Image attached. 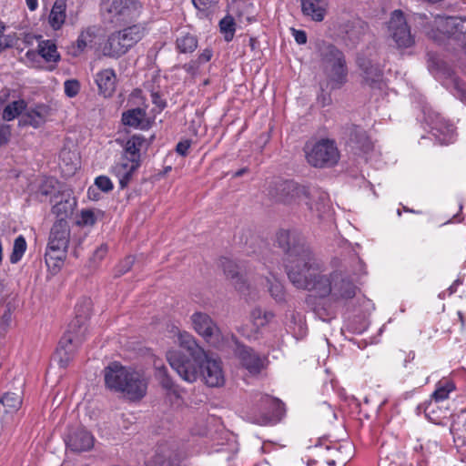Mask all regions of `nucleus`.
I'll return each instance as SVG.
<instances>
[{"instance_id": "obj_44", "label": "nucleus", "mask_w": 466, "mask_h": 466, "mask_svg": "<svg viewBox=\"0 0 466 466\" xmlns=\"http://www.w3.org/2000/svg\"><path fill=\"white\" fill-rule=\"evenodd\" d=\"M156 368V378L158 380L159 384L163 389L167 390L168 392H172L174 394L177 393L175 383L173 382L172 379L169 377L167 373V369L166 366H157Z\"/></svg>"}, {"instance_id": "obj_7", "label": "nucleus", "mask_w": 466, "mask_h": 466, "mask_svg": "<svg viewBox=\"0 0 466 466\" xmlns=\"http://www.w3.org/2000/svg\"><path fill=\"white\" fill-rule=\"evenodd\" d=\"M309 192V187L300 185L294 180L277 179L268 188V195L275 201L283 204L305 203Z\"/></svg>"}, {"instance_id": "obj_33", "label": "nucleus", "mask_w": 466, "mask_h": 466, "mask_svg": "<svg viewBox=\"0 0 466 466\" xmlns=\"http://www.w3.org/2000/svg\"><path fill=\"white\" fill-rule=\"evenodd\" d=\"M308 198H305V205L311 211L316 210L320 212L326 206L328 201V194L317 187H309Z\"/></svg>"}, {"instance_id": "obj_6", "label": "nucleus", "mask_w": 466, "mask_h": 466, "mask_svg": "<svg viewBox=\"0 0 466 466\" xmlns=\"http://www.w3.org/2000/svg\"><path fill=\"white\" fill-rule=\"evenodd\" d=\"M307 162L314 167H332L339 160V151L334 140L320 139L312 145L307 144L304 147Z\"/></svg>"}, {"instance_id": "obj_25", "label": "nucleus", "mask_w": 466, "mask_h": 466, "mask_svg": "<svg viewBox=\"0 0 466 466\" xmlns=\"http://www.w3.org/2000/svg\"><path fill=\"white\" fill-rule=\"evenodd\" d=\"M49 110V106L44 104H37L34 107L26 108L19 120V125L37 128L46 122Z\"/></svg>"}, {"instance_id": "obj_51", "label": "nucleus", "mask_w": 466, "mask_h": 466, "mask_svg": "<svg viewBox=\"0 0 466 466\" xmlns=\"http://www.w3.org/2000/svg\"><path fill=\"white\" fill-rule=\"evenodd\" d=\"M65 94L72 98L75 97L80 90V84L76 79H68L64 83Z\"/></svg>"}, {"instance_id": "obj_43", "label": "nucleus", "mask_w": 466, "mask_h": 466, "mask_svg": "<svg viewBox=\"0 0 466 466\" xmlns=\"http://www.w3.org/2000/svg\"><path fill=\"white\" fill-rule=\"evenodd\" d=\"M455 390V384L452 380H444L437 383L436 390L431 394V398L439 402L449 398V394Z\"/></svg>"}, {"instance_id": "obj_42", "label": "nucleus", "mask_w": 466, "mask_h": 466, "mask_svg": "<svg viewBox=\"0 0 466 466\" xmlns=\"http://www.w3.org/2000/svg\"><path fill=\"white\" fill-rule=\"evenodd\" d=\"M26 106L27 104L24 99L15 100L7 104L3 110L2 118L5 121L14 120L26 109Z\"/></svg>"}, {"instance_id": "obj_23", "label": "nucleus", "mask_w": 466, "mask_h": 466, "mask_svg": "<svg viewBox=\"0 0 466 466\" xmlns=\"http://www.w3.org/2000/svg\"><path fill=\"white\" fill-rule=\"evenodd\" d=\"M66 447L74 452H82L94 446L93 435L84 428L72 430L65 440Z\"/></svg>"}, {"instance_id": "obj_45", "label": "nucleus", "mask_w": 466, "mask_h": 466, "mask_svg": "<svg viewBox=\"0 0 466 466\" xmlns=\"http://www.w3.org/2000/svg\"><path fill=\"white\" fill-rule=\"evenodd\" d=\"M267 282L271 297L277 302H283L286 298V293L282 283L274 275H272L271 278H268Z\"/></svg>"}, {"instance_id": "obj_27", "label": "nucleus", "mask_w": 466, "mask_h": 466, "mask_svg": "<svg viewBox=\"0 0 466 466\" xmlns=\"http://www.w3.org/2000/svg\"><path fill=\"white\" fill-rule=\"evenodd\" d=\"M139 166L138 161L122 157L121 160L112 167L113 174L118 177L120 188L123 189L127 187L134 172Z\"/></svg>"}, {"instance_id": "obj_15", "label": "nucleus", "mask_w": 466, "mask_h": 466, "mask_svg": "<svg viewBox=\"0 0 466 466\" xmlns=\"http://www.w3.org/2000/svg\"><path fill=\"white\" fill-rule=\"evenodd\" d=\"M342 139L347 147L355 153H366L372 148V144L367 132L361 127L354 124H347L343 127Z\"/></svg>"}, {"instance_id": "obj_41", "label": "nucleus", "mask_w": 466, "mask_h": 466, "mask_svg": "<svg viewBox=\"0 0 466 466\" xmlns=\"http://www.w3.org/2000/svg\"><path fill=\"white\" fill-rule=\"evenodd\" d=\"M57 184V180L54 177H46L38 187V189L35 193L36 198L40 201H45L48 197H55L56 198H58V196L56 195Z\"/></svg>"}, {"instance_id": "obj_24", "label": "nucleus", "mask_w": 466, "mask_h": 466, "mask_svg": "<svg viewBox=\"0 0 466 466\" xmlns=\"http://www.w3.org/2000/svg\"><path fill=\"white\" fill-rule=\"evenodd\" d=\"M307 306L313 310L315 315L323 321H330L336 318V305L332 300L326 299L317 298L312 295H309L306 299Z\"/></svg>"}, {"instance_id": "obj_57", "label": "nucleus", "mask_w": 466, "mask_h": 466, "mask_svg": "<svg viewBox=\"0 0 466 466\" xmlns=\"http://www.w3.org/2000/svg\"><path fill=\"white\" fill-rule=\"evenodd\" d=\"M212 56H213L212 50L210 48H206L200 53L197 61L198 62L199 65L205 64L212 58Z\"/></svg>"}, {"instance_id": "obj_19", "label": "nucleus", "mask_w": 466, "mask_h": 466, "mask_svg": "<svg viewBox=\"0 0 466 466\" xmlns=\"http://www.w3.org/2000/svg\"><path fill=\"white\" fill-rule=\"evenodd\" d=\"M129 369L130 367L124 366L118 361L110 362L103 370L106 387L112 391L119 392Z\"/></svg>"}, {"instance_id": "obj_16", "label": "nucleus", "mask_w": 466, "mask_h": 466, "mask_svg": "<svg viewBox=\"0 0 466 466\" xmlns=\"http://www.w3.org/2000/svg\"><path fill=\"white\" fill-rule=\"evenodd\" d=\"M192 325L198 334L208 343H216L219 340L220 330L209 315L203 312H195L191 316Z\"/></svg>"}, {"instance_id": "obj_1", "label": "nucleus", "mask_w": 466, "mask_h": 466, "mask_svg": "<svg viewBox=\"0 0 466 466\" xmlns=\"http://www.w3.org/2000/svg\"><path fill=\"white\" fill-rule=\"evenodd\" d=\"M277 243L287 256L286 271L296 288L314 291L321 299L329 296L339 305H346L356 296L359 289L347 268L341 265L329 275L324 274V262L313 253L300 233L281 229L277 234Z\"/></svg>"}, {"instance_id": "obj_64", "label": "nucleus", "mask_w": 466, "mask_h": 466, "mask_svg": "<svg viewBox=\"0 0 466 466\" xmlns=\"http://www.w3.org/2000/svg\"><path fill=\"white\" fill-rule=\"evenodd\" d=\"M25 2H26V5H27L29 10H31V11L35 10L38 6L37 0H25Z\"/></svg>"}, {"instance_id": "obj_55", "label": "nucleus", "mask_w": 466, "mask_h": 466, "mask_svg": "<svg viewBox=\"0 0 466 466\" xmlns=\"http://www.w3.org/2000/svg\"><path fill=\"white\" fill-rule=\"evenodd\" d=\"M291 32H292V35H293L295 41L299 45H304L307 43L308 37H307V34L304 30L291 28Z\"/></svg>"}, {"instance_id": "obj_14", "label": "nucleus", "mask_w": 466, "mask_h": 466, "mask_svg": "<svg viewBox=\"0 0 466 466\" xmlns=\"http://www.w3.org/2000/svg\"><path fill=\"white\" fill-rule=\"evenodd\" d=\"M198 364L196 380L201 376L205 383L209 387H221L224 385L225 377L219 360L212 358L206 352V358Z\"/></svg>"}, {"instance_id": "obj_22", "label": "nucleus", "mask_w": 466, "mask_h": 466, "mask_svg": "<svg viewBox=\"0 0 466 466\" xmlns=\"http://www.w3.org/2000/svg\"><path fill=\"white\" fill-rule=\"evenodd\" d=\"M235 354L241 365L251 374H258L264 368L261 357L248 346L237 343Z\"/></svg>"}, {"instance_id": "obj_36", "label": "nucleus", "mask_w": 466, "mask_h": 466, "mask_svg": "<svg viewBox=\"0 0 466 466\" xmlns=\"http://www.w3.org/2000/svg\"><path fill=\"white\" fill-rule=\"evenodd\" d=\"M22 395L17 392H6L0 398V412L15 413L22 405Z\"/></svg>"}, {"instance_id": "obj_37", "label": "nucleus", "mask_w": 466, "mask_h": 466, "mask_svg": "<svg viewBox=\"0 0 466 466\" xmlns=\"http://www.w3.org/2000/svg\"><path fill=\"white\" fill-rule=\"evenodd\" d=\"M329 66V79L333 84V87L339 88L347 81L348 68L346 59H344V62H336Z\"/></svg>"}, {"instance_id": "obj_3", "label": "nucleus", "mask_w": 466, "mask_h": 466, "mask_svg": "<svg viewBox=\"0 0 466 466\" xmlns=\"http://www.w3.org/2000/svg\"><path fill=\"white\" fill-rule=\"evenodd\" d=\"M424 25L428 37L441 45L446 38L451 39L466 54V16L432 15Z\"/></svg>"}, {"instance_id": "obj_28", "label": "nucleus", "mask_w": 466, "mask_h": 466, "mask_svg": "<svg viewBox=\"0 0 466 466\" xmlns=\"http://www.w3.org/2000/svg\"><path fill=\"white\" fill-rule=\"evenodd\" d=\"M300 4L305 16L316 22L324 20L329 6L328 0H300Z\"/></svg>"}, {"instance_id": "obj_31", "label": "nucleus", "mask_w": 466, "mask_h": 466, "mask_svg": "<svg viewBox=\"0 0 466 466\" xmlns=\"http://www.w3.org/2000/svg\"><path fill=\"white\" fill-rule=\"evenodd\" d=\"M221 265L227 278L230 279L236 289L241 293H245L248 289L246 279L238 270V266L230 259L224 258Z\"/></svg>"}, {"instance_id": "obj_38", "label": "nucleus", "mask_w": 466, "mask_h": 466, "mask_svg": "<svg viewBox=\"0 0 466 466\" xmlns=\"http://www.w3.org/2000/svg\"><path fill=\"white\" fill-rule=\"evenodd\" d=\"M145 142V138L139 135L132 136L127 142L124 147V157H128L130 160H136L140 163V148Z\"/></svg>"}, {"instance_id": "obj_39", "label": "nucleus", "mask_w": 466, "mask_h": 466, "mask_svg": "<svg viewBox=\"0 0 466 466\" xmlns=\"http://www.w3.org/2000/svg\"><path fill=\"white\" fill-rule=\"evenodd\" d=\"M198 46V39L196 35L184 33L177 37L176 48L181 54L193 53Z\"/></svg>"}, {"instance_id": "obj_56", "label": "nucleus", "mask_w": 466, "mask_h": 466, "mask_svg": "<svg viewBox=\"0 0 466 466\" xmlns=\"http://www.w3.org/2000/svg\"><path fill=\"white\" fill-rule=\"evenodd\" d=\"M91 35L86 32H82L80 34V35L78 36L77 40H76V46H77V49H78V52H82L84 51V49L87 46V37H90Z\"/></svg>"}, {"instance_id": "obj_60", "label": "nucleus", "mask_w": 466, "mask_h": 466, "mask_svg": "<svg viewBox=\"0 0 466 466\" xmlns=\"http://www.w3.org/2000/svg\"><path fill=\"white\" fill-rule=\"evenodd\" d=\"M10 139V131L8 127L0 128V147L5 146Z\"/></svg>"}, {"instance_id": "obj_59", "label": "nucleus", "mask_w": 466, "mask_h": 466, "mask_svg": "<svg viewBox=\"0 0 466 466\" xmlns=\"http://www.w3.org/2000/svg\"><path fill=\"white\" fill-rule=\"evenodd\" d=\"M151 97L153 104H155L159 108V110H163L166 107V101L161 98L157 92L152 93Z\"/></svg>"}, {"instance_id": "obj_54", "label": "nucleus", "mask_w": 466, "mask_h": 466, "mask_svg": "<svg viewBox=\"0 0 466 466\" xmlns=\"http://www.w3.org/2000/svg\"><path fill=\"white\" fill-rule=\"evenodd\" d=\"M135 258L131 256L127 257L123 261L120 262L118 266L119 274H125L132 268L134 264Z\"/></svg>"}, {"instance_id": "obj_53", "label": "nucleus", "mask_w": 466, "mask_h": 466, "mask_svg": "<svg viewBox=\"0 0 466 466\" xmlns=\"http://www.w3.org/2000/svg\"><path fill=\"white\" fill-rule=\"evenodd\" d=\"M190 146L191 140L189 139L179 141L177 144L176 152L182 157H186L188 154V149Z\"/></svg>"}, {"instance_id": "obj_52", "label": "nucleus", "mask_w": 466, "mask_h": 466, "mask_svg": "<svg viewBox=\"0 0 466 466\" xmlns=\"http://www.w3.org/2000/svg\"><path fill=\"white\" fill-rule=\"evenodd\" d=\"M95 185L98 189L105 193H108L113 190V183L111 179L106 176H99L95 179Z\"/></svg>"}, {"instance_id": "obj_58", "label": "nucleus", "mask_w": 466, "mask_h": 466, "mask_svg": "<svg viewBox=\"0 0 466 466\" xmlns=\"http://www.w3.org/2000/svg\"><path fill=\"white\" fill-rule=\"evenodd\" d=\"M198 66H199L198 62L197 60H195V61H193V60H192V61H190V62H188V63L185 64V65L183 66V69H184L187 73H188V74H190V75L194 76V75H196V74L198 73Z\"/></svg>"}, {"instance_id": "obj_50", "label": "nucleus", "mask_w": 466, "mask_h": 466, "mask_svg": "<svg viewBox=\"0 0 466 466\" xmlns=\"http://www.w3.org/2000/svg\"><path fill=\"white\" fill-rule=\"evenodd\" d=\"M451 94L460 99L466 106V83L458 77L451 79L450 86L448 87Z\"/></svg>"}, {"instance_id": "obj_17", "label": "nucleus", "mask_w": 466, "mask_h": 466, "mask_svg": "<svg viewBox=\"0 0 466 466\" xmlns=\"http://www.w3.org/2000/svg\"><path fill=\"white\" fill-rule=\"evenodd\" d=\"M90 315V300L85 299L82 304L76 305V318L68 324L64 334H70L71 337H78L82 344L86 337L87 319Z\"/></svg>"}, {"instance_id": "obj_61", "label": "nucleus", "mask_w": 466, "mask_h": 466, "mask_svg": "<svg viewBox=\"0 0 466 466\" xmlns=\"http://www.w3.org/2000/svg\"><path fill=\"white\" fill-rule=\"evenodd\" d=\"M12 320V309L9 306H7V309L4 312L2 318H1V325L4 327H8Z\"/></svg>"}, {"instance_id": "obj_34", "label": "nucleus", "mask_w": 466, "mask_h": 466, "mask_svg": "<svg viewBox=\"0 0 466 466\" xmlns=\"http://www.w3.org/2000/svg\"><path fill=\"white\" fill-rule=\"evenodd\" d=\"M76 201L71 199L69 193H62L61 199L56 201L52 208V212L58 219H66L72 214Z\"/></svg>"}, {"instance_id": "obj_46", "label": "nucleus", "mask_w": 466, "mask_h": 466, "mask_svg": "<svg viewBox=\"0 0 466 466\" xmlns=\"http://www.w3.org/2000/svg\"><path fill=\"white\" fill-rule=\"evenodd\" d=\"M104 216V211L100 209H82L78 224L82 226H94L96 221L102 219Z\"/></svg>"}, {"instance_id": "obj_8", "label": "nucleus", "mask_w": 466, "mask_h": 466, "mask_svg": "<svg viewBox=\"0 0 466 466\" xmlns=\"http://www.w3.org/2000/svg\"><path fill=\"white\" fill-rule=\"evenodd\" d=\"M283 414L284 404L279 399L262 395L249 419L253 423L268 425L279 421Z\"/></svg>"}, {"instance_id": "obj_4", "label": "nucleus", "mask_w": 466, "mask_h": 466, "mask_svg": "<svg viewBox=\"0 0 466 466\" xmlns=\"http://www.w3.org/2000/svg\"><path fill=\"white\" fill-rule=\"evenodd\" d=\"M145 33L144 24H135L112 33L103 46L104 56L113 58L122 56L144 37Z\"/></svg>"}, {"instance_id": "obj_35", "label": "nucleus", "mask_w": 466, "mask_h": 466, "mask_svg": "<svg viewBox=\"0 0 466 466\" xmlns=\"http://www.w3.org/2000/svg\"><path fill=\"white\" fill-rule=\"evenodd\" d=\"M66 0H56L51 9L49 15V24L55 30H58L62 27L66 20Z\"/></svg>"}, {"instance_id": "obj_10", "label": "nucleus", "mask_w": 466, "mask_h": 466, "mask_svg": "<svg viewBox=\"0 0 466 466\" xmlns=\"http://www.w3.org/2000/svg\"><path fill=\"white\" fill-rule=\"evenodd\" d=\"M387 27L389 36L398 48H409L415 44L414 35H411L404 14L400 10L392 12Z\"/></svg>"}, {"instance_id": "obj_26", "label": "nucleus", "mask_w": 466, "mask_h": 466, "mask_svg": "<svg viewBox=\"0 0 466 466\" xmlns=\"http://www.w3.org/2000/svg\"><path fill=\"white\" fill-rule=\"evenodd\" d=\"M345 34L346 41L352 46H356L370 35V27L363 20L360 18L353 19L346 25Z\"/></svg>"}, {"instance_id": "obj_11", "label": "nucleus", "mask_w": 466, "mask_h": 466, "mask_svg": "<svg viewBox=\"0 0 466 466\" xmlns=\"http://www.w3.org/2000/svg\"><path fill=\"white\" fill-rule=\"evenodd\" d=\"M147 387L148 379L145 373L130 367L119 393H122L130 401H139L147 395Z\"/></svg>"}, {"instance_id": "obj_12", "label": "nucleus", "mask_w": 466, "mask_h": 466, "mask_svg": "<svg viewBox=\"0 0 466 466\" xmlns=\"http://www.w3.org/2000/svg\"><path fill=\"white\" fill-rule=\"evenodd\" d=\"M425 121L431 127V134L440 145H448L454 139V127L440 113L433 110L424 112Z\"/></svg>"}, {"instance_id": "obj_49", "label": "nucleus", "mask_w": 466, "mask_h": 466, "mask_svg": "<svg viewBox=\"0 0 466 466\" xmlns=\"http://www.w3.org/2000/svg\"><path fill=\"white\" fill-rule=\"evenodd\" d=\"M274 317L270 311H263L260 308H255L250 313V318L253 324L257 327H263L267 325Z\"/></svg>"}, {"instance_id": "obj_29", "label": "nucleus", "mask_w": 466, "mask_h": 466, "mask_svg": "<svg viewBox=\"0 0 466 466\" xmlns=\"http://www.w3.org/2000/svg\"><path fill=\"white\" fill-rule=\"evenodd\" d=\"M121 121L125 126L134 128L148 129L150 127V122L147 118L146 110L140 107L123 112Z\"/></svg>"}, {"instance_id": "obj_9", "label": "nucleus", "mask_w": 466, "mask_h": 466, "mask_svg": "<svg viewBox=\"0 0 466 466\" xmlns=\"http://www.w3.org/2000/svg\"><path fill=\"white\" fill-rule=\"evenodd\" d=\"M106 10L110 22L125 25L139 17L142 5L137 0H107Z\"/></svg>"}, {"instance_id": "obj_32", "label": "nucleus", "mask_w": 466, "mask_h": 466, "mask_svg": "<svg viewBox=\"0 0 466 466\" xmlns=\"http://www.w3.org/2000/svg\"><path fill=\"white\" fill-rule=\"evenodd\" d=\"M319 50L321 62L327 66L336 62H344L345 56L343 52L332 44L323 43L319 46Z\"/></svg>"}, {"instance_id": "obj_21", "label": "nucleus", "mask_w": 466, "mask_h": 466, "mask_svg": "<svg viewBox=\"0 0 466 466\" xmlns=\"http://www.w3.org/2000/svg\"><path fill=\"white\" fill-rule=\"evenodd\" d=\"M81 346L78 337H71L70 334H64L59 340L56 349V357L61 368H66L74 359L78 348Z\"/></svg>"}, {"instance_id": "obj_13", "label": "nucleus", "mask_w": 466, "mask_h": 466, "mask_svg": "<svg viewBox=\"0 0 466 466\" xmlns=\"http://www.w3.org/2000/svg\"><path fill=\"white\" fill-rule=\"evenodd\" d=\"M357 66L360 70L362 84L372 89H381L383 85V68L371 57L359 55Z\"/></svg>"}, {"instance_id": "obj_18", "label": "nucleus", "mask_w": 466, "mask_h": 466, "mask_svg": "<svg viewBox=\"0 0 466 466\" xmlns=\"http://www.w3.org/2000/svg\"><path fill=\"white\" fill-rule=\"evenodd\" d=\"M129 369L130 367L124 366L118 361L110 362L103 370L106 387L112 391L119 392Z\"/></svg>"}, {"instance_id": "obj_40", "label": "nucleus", "mask_w": 466, "mask_h": 466, "mask_svg": "<svg viewBox=\"0 0 466 466\" xmlns=\"http://www.w3.org/2000/svg\"><path fill=\"white\" fill-rule=\"evenodd\" d=\"M38 54L46 62H58L60 60V55L57 52L56 45L53 40H43L38 44Z\"/></svg>"}, {"instance_id": "obj_2", "label": "nucleus", "mask_w": 466, "mask_h": 466, "mask_svg": "<svg viewBox=\"0 0 466 466\" xmlns=\"http://www.w3.org/2000/svg\"><path fill=\"white\" fill-rule=\"evenodd\" d=\"M178 345L185 351L172 350L167 352V360L173 370L187 382L196 381L198 363L206 358V351L188 332H179Z\"/></svg>"}, {"instance_id": "obj_63", "label": "nucleus", "mask_w": 466, "mask_h": 466, "mask_svg": "<svg viewBox=\"0 0 466 466\" xmlns=\"http://www.w3.org/2000/svg\"><path fill=\"white\" fill-rule=\"evenodd\" d=\"M12 46V44L8 37H5L4 39H0V52L5 50L6 48H9Z\"/></svg>"}, {"instance_id": "obj_47", "label": "nucleus", "mask_w": 466, "mask_h": 466, "mask_svg": "<svg viewBox=\"0 0 466 466\" xmlns=\"http://www.w3.org/2000/svg\"><path fill=\"white\" fill-rule=\"evenodd\" d=\"M220 32L224 35L226 42H230L235 35L236 23L231 15H226L219 22Z\"/></svg>"}, {"instance_id": "obj_5", "label": "nucleus", "mask_w": 466, "mask_h": 466, "mask_svg": "<svg viewBox=\"0 0 466 466\" xmlns=\"http://www.w3.org/2000/svg\"><path fill=\"white\" fill-rule=\"evenodd\" d=\"M70 240V228L66 219H57L52 226L45 254L48 267L60 268L66 258Z\"/></svg>"}, {"instance_id": "obj_48", "label": "nucleus", "mask_w": 466, "mask_h": 466, "mask_svg": "<svg viewBox=\"0 0 466 466\" xmlns=\"http://www.w3.org/2000/svg\"><path fill=\"white\" fill-rule=\"evenodd\" d=\"M26 250V241L24 236H18L15 241L13 246V250L10 255V262L12 264L18 263L23 258L25 252Z\"/></svg>"}, {"instance_id": "obj_20", "label": "nucleus", "mask_w": 466, "mask_h": 466, "mask_svg": "<svg viewBox=\"0 0 466 466\" xmlns=\"http://www.w3.org/2000/svg\"><path fill=\"white\" fill-rule=\"evenodd\" d=\"M182 456L177 447L169 442L157 445L153 457V466H181Z\"/></svg>"}, {"instance_id": "obj_30", "label": "nucleus", "mask_w": 466, "mask_h": 466, "mask_svg": "<svg viewBox=\"0 0 466 466\" xmlns=\"http://www.w3.org/2000/svg\"><path fill=\"white\" fill-rule=\"evenodd\" d=\"M96 83L99 93L105 97L113 96L116 90V76L113 69L107 68L98 72L96 75Z\"/></svg>"}, {"instance_id": "obj_62", "label": "nucleus", "mask_w": 466, "mask_h": 466, "mask_svg": "<svg viewBox=\"0 0 466 466\" xmlns=\"http://www.w3.org/2000/svg\"><path fill=\"white\" fill-rule=\"evenodd\" d=\"M107 253V246L106 244L100 245L94 252V258L101 260Z\"/></svg>"}]
</instances>
